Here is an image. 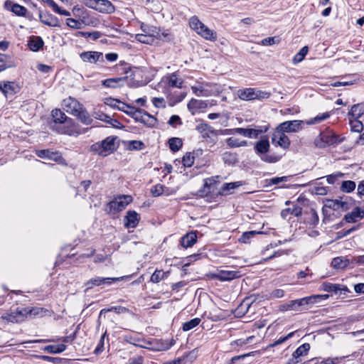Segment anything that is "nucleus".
Listing matches in <instances>:
<instances>
[{"label":"nucleus","instance_id":"obj_11","mask_svg":"<svg viewBox=\"0 0 364 364\" xmlns=\"http://www.w3.org/2000/svg\"><path fill=\"white\" fill-rule=\"evenodd\" d=\"M272 143L276 146H280L284 149H288L290 146V140L285 134V132L277 127L272 134Z\"/></svg>","mask_w":364,"mask_h":364},{"label":"nucleus","instance_id":"obj_46","mask_svg":"<svg viewBox=\"0 0 364 364\" xmlns=\"http://www.w3.org/2000/svg\"><path fill=\"white\" fill-rule=\"evenodd\" d=\"M200 322V318H193L187 322H185L183 324V330L184 331H190L191 329H193V328L196 327Z\"/></svg>","mask_w":364,"mask_h":364},{"label":"nucleus","instance_id":"obj_45","mask_svg":"<svg viewBox=\"0 0 364 364\" xmlns=\"http://www.w3.org/2000/svg\"><path fill=\"white\" fill-rule=\"evenodd\" d=\"M355 183L353 181H345L342 183L341 189L343 192L350 193L355 190Z\"/></svg>","mask_w":364,"mask_h":364},{"label":"nucleus","instance_id":"obj_49","mask_svg":"<svg viewBox=\"0 0 364 364\" xmlns=\"http://www.w3.org/2000/svg\"><path fill=\"white\" fill-rule=\"evenodd\" d=\"M154 34H137L136 36V39L143 43H151L153 42Z\"/></svg>","mask_w":364,"mask_h":364},{"label":"nucleus","instance_id":"obj_50","mask_svg":"<svg viewBox=\"0 0 364 364\" xmlns=\"http://www.w3.org/2000/svg\"><path fill=\"white\" fill-rule=\"evenodd\" d=\"M290 178L289 176H282V177H275L267 180L266 182L268 183L267 186L277 185L280 183L287 182Z\"/></svg>","mask_w":364,"mask_h":364},{"label":"nucleus","instance_id":"obj_48","mask_svg":"<svg viewBox=\"0 0 364 364\" xmlns=\"http://www.w3.org/2000/svg\"><path fill=\"white\" fill-rule=\"evenodd\" d=\"M151 194L155 197L161 196L164 193L166 194V196H169V193L165 191V186L161 184H156V186H154L151 188Z\"/></svg>","mask_w":364,"mask_h":364},{"label":"nucleus","instance_id":"obj_63","mask_svg":"<svg viewBox=\"0 0 364 364\" xmlns=\"http://www.w3.org/2000/svg\"><path fill=\"white\" fill-rule=\"evenodd\" d=\"M92 182L90 180L83 181L80 183V186L77 188V193L79 194L80 192H85L91 185Z\"/></svg>","mask_w":364,"mask_h":364},{"label":"nucleus","instance_id":"obj_42","mask_svg":"<svg viewBox=\"0 0 364 364\" xmlns=\"http://www.w3.org/2000/svg\"><path fill=\"white\" fill-rule=\"evenodd\" d=\"M170 149L174 152L178 151L182 146V140L177 137L171 138L168 140Z\"/></svg>","mask_w":364,"mask_h":364},{"label":"nucleus","instance_id":"obj_18","mask_svg":"<svg viewBox=\"0 0 364 364\" xmlns=\"http://www.w3.org/2000/svg\"><path fill=\"white\" fill-rule=\"evenodd\" d=\"M324 208H328L333 210H346L348 209V203L347 201L342 200L326 199L325 201Z\"/></svg>","mask_w":364,"mask_h":364},{"label":"nucleus","instance_id":"obj_12","mask_svg":"<svg viewBox=\"0 0 364 364\" xmlns=\"http://www.w3.org/2000/svg\"><path fill=\"white\" fill-rule=\"evenodd\" d=\"M304 124H306V121L303 120L286 121L281 123L277 127L284 132L293 133L301 130Z\"/></svg>","mask_w":364,"mask_h":364},{"label":"nucleus","instance_id":"obj_25","mask_svg":"<svg viewBox=\"0 0 364 364\" xmlns=\"http://www.w3.org/2000/svg\"><path fill=\"white\" fill-rule=\"evenodd\" d=\"M121 105V107H119V110L124 112V113L132 117L135 119H139L140 109H136L134 107H132V106L127 105L124 102L122 103V105Z\"/></svg>","mask_w":364,"mask_h":364},{"label":"nucleus","instance_id":"obj_35","mask_svg":"<svg viewBox=\"0 0 364 364\" xmlns=\"http://www.w3.org/2000/svg\"><path fill=\"white\" fill-rule=\"evenodd\" d=\"M322 289L325 291L335 293H338L341 291H346L348 290L346 287L328 282H324L322 284Z\"/></svg>","mask_w":364,"mask_h":364},{"label":"nucleus","instance_id":"obj_60","mask_svg":"<svg viewBox=\"0 0 364 364\" xmlns=\"http://www.w3.org/2000/svg\"><path fill=\"white\" fill-rule=\"evenodd\" d=\"M82 36L85 38H90L92 40H97L100 38L101 33L99 31L82 32Z\"/></svg>","mask_w":364,"mask_h":364},{"label":"nucleus","instance_id":"obj_30","mask_svg":"<svg viewBox=\"0 0 364 364\" xmlns=\"http://www.w3.org/2000/svg\"><path fill=\"white\" fill-rule=\"evenodd\" d=\"M36 154L40 158L48 159L55 161H58L60 159V156L58 153L52 152L49 149L36 151Z\"/></svg>","mask_w":364,"mask_h":364},{"label":"nucleus","instance_id":"obj_26","mask_svg":"<svg viewBox=\"0 0 364 364\" xmlns=\"http://www.w3.org/2000/svg\"><path fill=\"white\" fill-rule=\"evenodd\" d=\"M269 142L267 139H262L258 141L255 146V150L257 154L263 155L268 152L269 149Z\"/></svg>","mask_w":364,"mask_h":364},{"label":"nucleus","instance_id":"obj_31","mask_svg":"<svg viewBox=\"0 0 364 364\" xmlns=\"http://www.w3.org/2000/svg\"><path fill=\"white\" fill-rule=\"evenodd\" d=\"M43 46V41L39 36H33L30 38L28 42V46L31 50L38 51Z\"/></svg>","mask_w":364,"mask_h":364},{"label":"nucleus","instance_id":"obj_44","mask_svg":"<svg viewBox=\"0 0 364 364\" xmlns=\"http://www.w3.org/2000/svg\"><path fill=\"white\" fill-rule=\"evenodd\" d=\"M308 47L307 46H304L303 47L298 53H296L294 58H293V63L294 64H296V63H299L300 62H301L304 57L306 55L307 53H308Z\"/></svg>","mask_w":364,"mask_h":364},{"label":"nucleus","instance_id":"obj_41","mask_svg":"<svg viewBox=\"0 0 364 364\" xmlns=\"http://www.w3.org/2000/svg\"><path fill=\"white\" fill-rule=\"evenodd\" d=\"M329 117H330V114L328 112L318 114L315 117L306 121V124L311 125V124H319L322 121L328 119Z\"/></svg>","mask_w":364,"mask_h":364},{"label":"nucleus","instance_id":"obj_17","mask_svg":"<svg viewBox=\"0 0 364 364\" xmlns=\"http://www.w3.org/2000/svg\"><path fill=\"white\" fill-rule=\"evenodd\" d=\"M0 90L6 97H9L18 92L20 90V87L15 82H6L0 83Z\"/></svg>","mask_w":364,"mask_h":364},{"label":"nucleus","instance_id":"obj_33","mask_svg":"<svg viewBox=\"0 0 364 364\" xmlns=\"http://www.w3.org/2000/svg\"><path fill=\"white\" fill-rule=\"evenodd\" d=\"M226 144L230 148L245 147L248 145V142L246 140H242L235 136L228 138Z\"/></svg>","mask_w":364,"mask_h":364},{"label":"nucleus","instance_id":"obj_10","mask_svg":"<svg viewBox=\"0 0 364 364\" xmlns=\"http://www.w3.org/2000/svg\"><path fill=\"white\" fill-rule=\"evenodd\" d=\"M132 276H123L120 277H95L88 280L85 285L87 289H92L95 286L111 285L114 282L128 280Z\"/></svg>","mask_w":364,"mask_h":364},{"label":"nucleus","instance_id":"obj_64","mask_svg":"<svg viewBox=\"0 0 364 364\" xmlns=\"http://www.w3.org/2000/svg\"><path fill=\"white\" fill-rule=\"evenodd\" d=\"M284 290L280 289H277L273 290L270 293V298H272V299L282 298L284 296Z\"/></svg>","mask_w":364,"mask_h":364},{"label":"nucleus","instance_id":"obj_37","mask_svg":"<svg viewBox=\"0 0 364 364\" xmlns=\"http://www.w3.org/2000/svg\"><path fill=\"white\" fill-rule=\"evenodd\" d=\"M175 344V341L171 339V341H159L157 342V346L152 348L157 351L167 350L170 349L171 346Z\"/></svg>","mask_w":364,"mask_h":364},{"label":"nucleus","instance_id":"obj_40","mask_svg":"<svg viewBox=\"0 0 364 364\" xmlns=\"http://www.w3.org/2000/svg\"><path fill=\"white\" fill-rule=\"evenodd\" d=\"M348 114L353 119H358L364 114V106L355 105L351 107Z\"/></svg>","mask_w":364,"mask_h":364},{"label":"nucleus","instance_id":"obj_13","mask_svg":"<svg viewBox=\"0 0 364 364\" xmlns=\"http://www.w3.org/2000/svg\"><path fill=\"white\" fill-rule=\"evenodd\" d=\"M1 319L11 323H20L26 318V311L17 309L16 311H11L4 314Z\"/></svg>","mask_w":364,"mask_h":364},{"label":"nucleus","instance_id":"obj_43","mask_svg":"<svg viewBox=\"0 0 364 364\" xmlns=\"http://www.w3.org/2000/svg\"><path fill=\"white\" fill-rule=\"evenodd\" d=\"M225 135H235L239 134L247 137V128H235L225 129L223 132Z\"/></svg>","mask_w":364,"mask_h":364},{"label":"nucleus","instance_id":"obj_16","mask_svg":"<svg viewBox=\"0 0 364 364\" xmlns=\"http://www.w3.org/2000/svg\"><path fill=\"white\" fill-rule=\"evenodd\" d=\"M4 8L6 10L13 12L15 15L18 16H25L27 13V9L26 7L20 4H16L11 0H6L4 2Z\"/></svg>","mask_w":364,"mask_h":364},{"label":"nucleus","instance_id":"obj_55","mask_svg":"<svg viewBox=\"0 0 364 364\" xmlns=\"http://www.w3.org/2000/svg\"><path fill=\"white\" fill-rule=\"evenodd\" d=\"M95 118H97L101 121H104L109 124H111L113 126H115V123H118V122L117 120L112 119L109 116L104 114H97L96 113Z\"/></svg>","mask_w":364,"mask_h":364},{"label":"nucleus","instance_id":"obj_5","mask_svg":"<svg viewBox=\"0 0 364 364\" xmlns=\"http://www.w3.org/2000/svg\"><path fill=\"white\" fill-rule=\"evenodd\" d=\"M52 118L53 123L55 125L53 127V128L55 130H57L60 134H65L71 135L73 132V129H71L69 127H66L65 126H63V127H55L57 124H67V125H72L73 124V119L70 118H68L64 112H63L59 109H55L52 111Z\"/></svg>","mask_w":364,"mask_h":364},{"label":"nucleus","instance_id":"obj_59","mask_svg":"<svg viewBox=\"0 0 364 364\" xmlns=\"http://www.w3.org/2000/svg\"><path fill=\"white\" fill-rule=\"evenodd\" d=\"M153 105L157 108H165L166 105L163 97H154L152 99Z\"/></svg>","mask_w":364,"mask_h":364},{"label":"nucleus","instance_id":"obj_9","mask_svg":"<svg viewBox=\"0 0 364 364\" xmlns=\"http://www.w3.org/2000/svg\"><path fill=\"white\" fill-rule=\"evenodd\" d=\"M338 136L330 129H326L320 133L315 139L314 144L318 148H325L338 144Z\"/></svg>","mask_w":364,"mask_h":364},{"label":"nucleus","instance_id":"obj_24","mask_svg":"<svg viewBox=\"0 0 364 364\" xmlns=\"http://www.w3.org/2000/svg\"><path fill=\"white\" fill-rule=\"evenodd\" d=\"M309 350L310 345L309 343H304L296 349V350L292 353V356L301 363L302 358L308 354Z\"/></svg>","mask_w":364,"mask_h":364},{"label":"nucleus","instance_id":"obj_58","mask_svg":"<svg viewBox=\"0 0 364 364\" xmlns=\"http://www.w3.org/2000/svg\"><path fill=\"white\" fill-rule=\"evenodd\" d=\"M260 233L259 232H255V231H250L246 232L242 234L241 237L240 238V241L244 243L248 242L249 240L255 234Z\"/></svg>","mask_w":364,"mask_h":364},{"label":"nucleus","instance_id":"obj_20","mask_svg":"<svg viewBox=\"0 0 364 364\" xmlns=\"http://www.w3.org/2000/svg\"><path fill=\"white\" fill-rule=\"evenodd\" d=\"M208 107V103L205 101L192 99L188 104V110L193 114L202 111Z\"/></svg>","mask_w":364,"mask_h":364},{"label":"nucleus","instance_id":"obj_38","mask_svg":"<svg viewBox=\"0 0 364 364\" xmlns=\"http://www.w3.org/2000/svg\"><path fill=\"white\" fill-rule=\"evenodd\" d=\"M349 264V260L342 257H336L332 260L331 264L336 269H344Z\"/></svg>","mask_w":364,"mask_h":364},{"label":"nucleus","instance_id":"obj_32","mask_svg":"<svg viewBox=\"0 0 364 364\" xmlns=\"http://www.w3.org/2000/svg\"><path fill=\"white\" fill-rule=\"evenodd\" d=\"M218 176L208 178L204 180L203 191L205 194L214 192L215 185L218 183Z\"/></svg>","mask_w":364,"mask_h":364},{"label":"nucleus","instance_id":"obj_47","mask_svg":"<svg viewBox=\"0 0 364 364\" xmlns=\"http://www.w3.org/2000/svg\"><path fill=\"white\" fill-rule=\"evenodd\" d=\"M168 275V272H164L161 270H156L151 277V281L154 283H158Z\"/></svg>","mask_w":364,"mask_h":364},{"label":"nucleus","instance_id":"obj_6","mask_svg":"<svg viewBox=\"0 0 364 364\" xmlns=\"http://www.w3.org/2000/svg\"><path fill=\"white\" fill-rule=\"evenodd\" d=\"M116 136H110L102 141L100 144L97 143L92 146V149L96 151L98 154L107 156L114 151L118 147Z\"/></svg>","mask_w":364,"mask_h":364},{"label":"nucleus","instance_id":"obj_23","mask_svg":"<svg viewBox=\"0 0 364 364\" xmlns=\"http://www.w3.org/2000/svg\"><path fill=\"white\" fill-rule=\"evenodd\" d=\"M269 129L268 125L255 127V128H247V138L256 139L262 133Z\"/></svg>","mask_w":364,"mask_h":364},{"label":"nucleus","instance_id":"obj_54","mask_svg":"<svg viewBox=\"0 0 364 364\" xmlns=\"http://www.w3.org/2000/svg\"><path fill=\"white\" fill-rule=\"evenodd\" d=\"M66 24L71 28L79 29L81 28V21L74 18H67Z\"/></svg>","mask_w":364,"mask_h":364},{"label":"nucleus","instance_id":"obj_19","mask_svg":"<svg viewBox=\"0 0 364 364\" xmlns=\"http://www.w3.org/2000/svg\"><path fill=\"white\" fill-rule=\"evenodd\" d=\"M363 218L364 210L360 207H356L350 213H347L344 219L347 223H355Z\"/></svg>","mask_w":364,"mask_h":364},{"label":"nucleus","instance_id":"obj_61","mask_svg":"<svg viewBox=\"0 0 364 364\" xmlns=\"http://www.w3.org/2000/svg\"><path fill=\"white\" fill-rule=\"evenodd\" d=\"M168 124L173 127H176L177 124H181V118L178 115H172L168 122Z\"/></svg>","mask_w":364,"mask_h":364},{"label":"nucleus","instance_id":"obj_27","mask_svg":"<svg viewBox=\"0 0 364 364\" xmlns=\"http://www.w3.org/2000/svg\"><path fill=\"white\" fill-rule=\"evenodd\" d=\"M237 95L242 100H253L256 99L255 88H245L238 90Z\"/></svg>","mask_w":364,"mask_h":364},{"label":"nucleus","instance_id":"obj_8","mask_svg":"<svg viewBox=\"0 0 364 364\" xmlns=\"http://www.w3.org/2000/svg\"><path fill=\"white\" fill-rule=\"evenodd\" d=\"M85 4L100 13L111 14L115 11V6L109 0H84Z\"/></svg>","mask_w":364,"mask_h":364},{"label":"nucleus","instance_id":"obj_15","mask_svg":"<svg viewBox=\"0 0 364 364\" xmlns=\"http://www.w3.org/2000/svg\"><path fill=\"white\" fill-rule=\"evenodd\" d=\"M80 59L85 63H96L103 61V53L97 51H85L80 55Z\"/></svg>","mask_w":364,"mask_h":364},{"label":"nucleus","instance_id":"obj_28","mask_svg":"<svg viewBox=\"0 0 364 364\" xmlns=\"http://www.w3.org/2000/svg\"><path fill=\"white\" fill-rule=\"evenodd\" d=\"M197 241V235L195 232H191L189 233H187L181 238V245L185 247L188 248L190 247H192Z\"/></svg>","mask_w":364,"mask_h":364},{"label":"nucleus","instance_id":"obj_51","mask_svg":"<svg viewBox=\"0 0 364 364\" xmlns=\"http://www.w3.org/2000/svg\"><path fill=\"white\" fill-rule=\"evenodd\" d=\"M182 163L185 167H191L194 163V156L192 153H186L183 159Z\"/></svg>","mask_w":364,"mask_h":364},{"label":"nucleus","instance_id":"obj_36","mask_svg":"<svg viewBox=\"0 0 364 364\" xmlns=\"http://www.w3.org/2000/svg\"><path fill=\"white\" fill-rule=\"evenodd\" d=\"M124 81H125V77L109 78L102 80V84L105 87L116 88L119 85L121 82Z\"/></svg>","mask_w":364,"mask_h":364},{"label":"nucleus","instance_id":"obj_62","mask_svg":"<svg viewBox=\"0 0 364 364\" xmlns=\"http://www.w3.org/2000/svg\"><path fill=\"white\" fill-rule=\"evenodd\" d=\"M223 159L225 163L233 164L235 161V156L230 152H225L223 155Z\"/></svg>","mask_w":364,"mask_h":364},{"label":"nucleus","instance_id":"obj_53","mask_svg":"<svg viewBox=\"0 0 364 364\" xmlns=\"http://www.w3.org/2000/svg\"><path fill=\"white\" fill-rule=\"evenodd\" d=\"M260 158L263 161L267 162V163H270V164L276 163V162L279 161L280 159V157L278 156L267 155L265 154L262 155L260 156Z\"/></svg>","mask_w":364,"mask_h":364},{"label":"nucleus","instance_id":"obj_56","mask_svg":"<svg viewBox=\"0 0 364 364\" xmlns=\"http://www.w3.org/2000/svg\"><path fill=\"white\" fill-rule=\"evenodd\" d=\"M122 102L113 98H107L105 101L106 105L117 109H119V107H121L120 105H122Z\"/></svg>","mask_w":364,"mask_h":364},{"label":"nucleus","instance_id":"obj_34","mask_svg":"<svg viewBox=\"0 0 364 364\" xmlns=\"http://www.w3.org/2000/svg\"><path fill=\"white\" fill-rule=\"evenodd\" d=\"M137 121L141 122L149 127H153L155 125L156 122V119L148 114L146 112H143L140 109V115L139 119H136Z\"/></svg>","mask_w":364,"mask_h":364},{"label":"nucleus","instance_id":"obj_4","mask_svg":"<svg viewBox=\"0 0 364 364\" xmlns=\"http://www.w3.org/2000/svg\"><path fill=\"white\" fill-rule=\"evenodd\" d=\"M132 201V197L129 195H121L109 201L105 208L107 213L115 215L122 211Z\"/></svg>","mask_w":364,"mask_h":364},{"label":"nucleus","instance_id":"obj_7","mask_svg":"<svg viewBox=\"0 0 364 364\" xmlns=\"http://www.w3.org/2000/svg\"><path fill=\"white\" fill-rule=\"evenodd\" d=\"M183 80L180 78L176 73L168 74L164 76L157 85V90H162L165 94L168 92V87L181 88Z\"/></svg>","mask_w":364,"mask_h":364},{"label":"nucleus","instance_id":"obj_52","mask_svg":"<svg viewBox=\"0 0 364 364\" xmlns=\"http://www.w3.org/2000/svg\"><path fill=\"white\" fill-rule=\"evenodd\" d=\"M350 124L351 125V129L353 132H360L363 130V124L360 121L358 120V119L350 120Z\"/></svg>","mask_w":364,"mask_h":364},{"label":"nucleus","instance_id":"obj_21","mask_svg":"<svg viewBox=\"0 0 364 364\" xmlns=\"http://www.w3.org/2000/svg\"><path fill=\"white\" fill-rule=\"evenodd\" d=\"M139 220V215L136 211L129 210L125 216V226L128 228H135Z\"/></svg>","mask_w":364,"mask_h":364},{"label":"nucleus","instance_id":"obj_39","mask_svg":"<svg viewBox=\"0 0 364 364\" xmlns=\"http://www.w3.org/2000/svg\"><path fill=\"white\" fill-rule=\"evenodd\" d=\"M66 349V346L64 344L59 345H49L44 347L43 350L49 353H60Z\"/></svg>","mask_w":364,"mask_h":364},{"label":"nucleus","instance_id":"obj_57","mask_svg":"<svg viewBox=\"0 0 364 364\" xmlns=\"http://www.w3.org/2000/svg\"><path fill=\"white\" fill-rule=\"evenodd\" d=\"M293 335H294V332L289 333L287 336L281 337L278 340L274 341L273 343L269 344L267 346V348H272L276 346L280 345L282 343H284V341H286L287 339H289V338L292 337Z\"/></svg>","mask_w":364,"mask_h":364},{"label":"nucleus","instance_id":"obj_2","mask_svg":"<svg viewBox=\"0 0 364 364\" xmlns=\"http://www.w3.org/2000/svg\"><path fill=\"white\" fill-rule=\"evenodd\" d=\"M63 108L69 114L77 117L82 123L91 124L92 119L83 105L73 97L65 99L62 103Z\"/></svg>","mask_w":364,"mask_h":364},{"label":"nucleus","instance_id":"obj_29","mask_svg":"<svg viewBox=\"0 0 364 364\" xmlns=\"http://www.w3.org/2000/svg\"><path fill=\"white\" fill-rule=\"evenodd\" d=\"M242 186V182H231L225 183L223 184L220 191L218 192L220 195H228L232 193V191Z\"/></svg>","mask_w":364,"mask_h":364},{"label":"nucleus","instance_id":"obj_1","mask_svg":"<svg viewBox=\"0 0 364 364\" xmlns=\"http://www.w3.org/2000/svg\"><path fill=\"white\" fill-rule=\"evenodd\" d=\"M329 297L328 294H316L304 297L299 299L291 300L279 306L281 311H302L306 309L309 306L314 304L321 300H326Z\"/></svg>","mask_w":364,"mask_h":364},{"label":"nucleus","instance_id":"obj_14","mask_svg":"<svg viewBox=\"0 0 364 364\" xmlns=\"http://www.w3.org/2000/svg\"><path fill=\"white\" fill-rule=\"evenodd\" d=\"M241 276V272L237 270H219L218 272L212 274V278L221 282H225L239 278Z\"/></svg>","mask_w":364,"mask_h":364},{"label":"nucleus","instance_id":"obj_3","mask_svg":"<svg viewBox=\"0 0 364 364\" xmlns=\"http://www.w3.org/2000/svg\"><path fill=\"white\" fill-rule=\"evenodd\" d=\"M189 26L192 30L206 41L214 42L218 38L217 33L209 28L196 16L190 18Z\"/></svg>","mask_w":364,"mask_h":364},{"label":"nucleus","instance_id":"obj_22","mask_svg":"<svg viewBox=\"0 0 364 364\" xmlns=\"http://www.w3.org/2000/svg\"><path fill=\"white\" fill-rule=\"evenodd\" d=\"M39 18L41 23L48 26L55 27L58 26V18L50 14L40 13Z\"/></svg>","mask_w":364,"mask_h":364}]
</instances>
